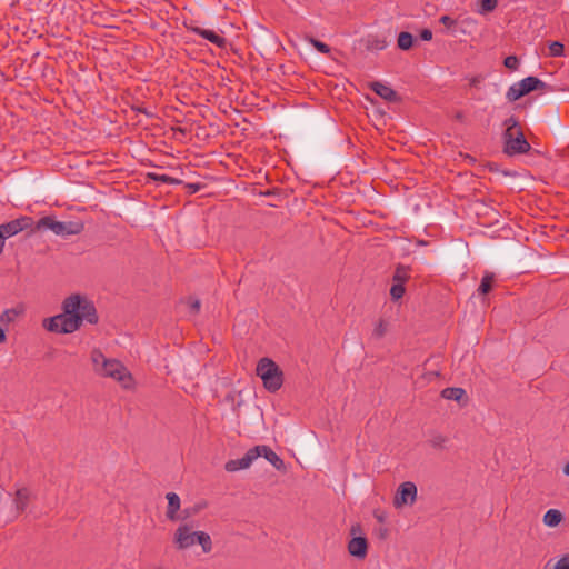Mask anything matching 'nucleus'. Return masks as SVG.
Listing matches in <instances>:
<instances>
[{
    "label": "nucleus",
    "instance_id": "6ab92c4d",
    "mask_svg": "<svg viewBox=\"0 0 569 569\" xmlns=\"http://www.w3.org/2000/svg\"><path fill=\"white\" fill-rule=\"evenodd\" d=\"M387 40L378 36H369L366 39V48L370 51H381L387 48Z\"/></svg>",
    "mask_w": 569,
    "mask_h": 569
},
{
    "label": "nucleus",
    "instance_id": "ddd939ff",
    "mask_svg": "<svg viewBox=\"0 0 569 569\" xmlns=\"http://www.w3.org/2000/svg\"><path fill=\"white\" fill-rule=\"evenodd\" d=\"M348 551L351 556L363 559L367 556V540L365 537H355L348 543Z\"/></svg>",
    "mask_w": 569,
    "mask_h": 569
},
{
    "label": "nucleus",
    "instance_id": "5701e85b",
    "mask_svg": "<svg viewBox=\"0 0 569 569\" xmlns=\"http://www.w3.org/2000/svg\"><path fill=\"white\" fill-rule=\"evenodd\" d=\"M22 312V309H18V308H11V309H6L1 316H0V322L3 323V325H8L12 321H14V319Z\"/></svg>",
    "mask_w": 569,
    "mask_h": 569
},
{
    "label": "nucleus",
    "instance_id": "20e7f679",
    "mask_svg": "<svg viewBox=\"0 0 569 569\" xmlns=\"http://www.w3.org/2000/svg\"><path fill=\"white\" fill-rule=\"evenodd\" d=\"M256 372L269 392L278 391L283 385V372L271 358H260Z\"/></svg>",
    "mask_w": 569,
    "mask_h": 569
},
{
    "label": "nucleus",
    "instance_id": "39448f33",
    "mask_svg": "<svg viewBox=\"0 0 569 569\" xmlns=\"http://www.w3.org/2000/svg\"><path fill=\"white\" fill-rule=\"evenodd\" d=\"M174 543L178 549H188L199 543L204 553L212 549L211 538L203 531H191L187 525L179 526L174 533Z\"/></svg>",
    "mask_w": 569,
    "mask_h": 569
},
{
    "label": "nucleus",
    "instance_id": "f03ea898",
    "mask_svg": "<svg viewBox=\"0 0 569 569\" xmlns=\"http://www.w3.org/2000/svg\"><path fill=\"white\" fill-rule=\"evenodd\" d=\"M97 375L119 382L123 388L133 386V378L127 367L118 358H92Z\"/></svg>",
    "mask_w": 569,
    "mask_h": 569
},
{
    "label": "nucleus",
    "instance_id": "c756f323",
    "mask_svg": "<svg viewBox=\"0 0 569 569\" xmlns=\"http://www.w3.org/2000/svg\"><path fill=\"white\" fill-rule=\"evenodd\" d=\"M310 43L321 53L327 54L330 52V47L322 41L311 38Z\"/></svg>",
    "mask_w": 569,
    "mask_h": 569
},
{
    "label": "nucleus",
    "instance_id": "6e6552de",
    "mask_svg": "<svg viewBox=\"0 0 569 569\" xmlns=\"http://www.w3.org/2000/svg\"><path fill=\"white\" fill-rule=\"evenodd\" d=\"M549 89V86L541 81L539 78L529 76L516 83H513L507 91L506 98L513 102L520 99L521 97L528 94L535 90H546Z\"/></svg>",
    "mask_w": 569,
    "mask_h": 569
},
{
    "label": "nucleus",
    "instance_id": "a878e982",
    "mask_svg": "<svg viewBox=\"0 0 569 569\" xmlns=\"http://www.w3.org/2000/svg\"><path fill=\"white\" fill-rule=\"evenodd\" d=\"M498 6V0H482L479 8L478 13L486 14L488 12L493 11Z\"/></svg>",
    "mask_w": 569,
    "mask_h": 569
},
{
    "label": "nucleus",
    "instance_id": "aec40b11",
    "mask_svg": "<svg viewBox=\"0 0 569 569\" xmlns=\"http://www.w3.org/2000/svg\"><path fill=\"white\" fill-rule=\"evenodd\" d=\"M28 499H29L28 489L22 488V489L17 490L16 498L13 499V503L16 506V513L24 510Z\"/></svg>",
    "mask_w": 569,
    "mask_h": 569
},
{
    "label": "nucleus",
    "instance_id": "f8f14e48",
    "mask_svg": "<svg viewBox=\"0 0 569 569\" xmlns=\"http://www.w3.org/2000/svg\"><path fill=\"white\" fill-rule=\"evenodd\" d=\"M254 451L259 453V457H263L267 461H269L276 469L280 470L283 467L282 459L268 446H254Z\"/></svg>",
    "mask_w": 569,
    "mask_h": 569
},
{
    "label": "nucleus",
    "instance_id": "f257e3e1",
    "mask_svg": "<svg viewBox=\"0 0 569 569\" xmlns=\"http://www.w3.org/2000/svg\"><path fill=\"white\" fill-rule=\"evenodd\" d=\"M62 312L43 319L42 327L52 333L68 335L84 323L96 325L99 320L93 301L86 295L72 293L63 299Z\"/></svg>",
    "mask_w": 569,
    "mask_h": 569
},
{
    "label": "nucleus",
    "instance_id": "473e14b6",
    "mask_svg": "<svg viewBox=\"0 0 569 569\" xmlns=\"http://www.w3.org/2000/svg\"><path fill=\"white\" fill-rule=\"evenodd\" d=\"M243 318H244V315H238L236 318L234 331L239 336L244 333V328L241 327V321Z\"/></svg>",
    "mask_w": 569,
    "mask_h": 569
},
{
    "label": "nucleus",
    "instance_id": "2f4dec72",
    "mask_svg": "<svg viewBox=\"0 0 569 569\" xmlns=\"http://www.w3.org/2000/svg\"><path fill=\"white\" fill-rule=\"evenodd\" d=\"M187 303H188V306H189V309H190V312H191V313L196 315V313H198V312H199V310H200V306H201V303H200V300H199V299H196V298H189V299L187 300Z\"/></svg>",
    "mask_w": 569,
    "mask_h": 569
},
{
    "label": "nucleus",
    "instance_id": "393cba45",
    "mask_svg": "<svg viewBox=\"0 0 569 569\" xmlns=\"http://www.w3.org/2000/svg\"><path fill=\"white\" fill-rule=\"evenodd\" d=\"M388 329H389L388 321H386L383 319H379L377 321V323L375 325V328L372 330V336L377 339H380L388 332Z\"/></svg>",
    "mask_w": 569,
    "mask_h": 569
},
{
    "label": "nucleus",
    "instance_id": "2eb2a0df",
    "mask_svg": "<svg viewBox=\"0 0 569 569\" xmlns=\"http://www.w3.org/2000/svg\"><path fill=\"white\" fill-rule=\"evenodd\" d=\"M427 442L433 449L442 450L447 447L448 437L439 431H430L427 435Z\"/></svg>",
    "mask_w": 569,
    "mask_h": 569
},
{
    "label": "nucleus",
    "instance_id": "7c9ffc66",
    "mask_svg": "<svg viewBox=\"0 0 569 569\" xmlns=\"http://www.w3.org/2000/svg\"><path fill=\"white\" fill-rule=\"evenodd\" d=\"M503 64L506 68L515 71L519 67V59L516 56H508L505 58Z\"/></svg>",
    "mask_w": 569,
    "mask_h": 569
},
{
    "label": "nucleus",
    "instance_id": "f3484780",
    "mask_svg": "<svg viewBox=\"0 0 569 569\" xmlns=\"http://www.w3.org/2000/svg\"><path fill=\"white\" fill-rule=\"evenodd\" d=\"M441 397L446 400L460 402L466 397V390L460 387H448L441 391Z\"/></svg>",
    "mask_w": 569,
    "mask_h": 569
},
{
    "label": "nucleus",
    "instance_id": "bb28decb",
    "mask_svg": "<svg viewBox=\"0 0 569 569\" xmlns=\"http://www.w3.org/2000/svg\"><path fill=\"white\" fill-rule=\"evenodd\" d=\"M406 292L405 284L393 282L390 288V296L393 300H399L403 297Z\"/></svg>",
    "mask_w": 569,
    "mask_h": 569
},
{
    "label": "nucleus",
    "instance_id": "9b49d317",
    "mask_svg": "<svg viewBox=\"0 0 569 569\" xmlns=\"http://www.w3.org/2000/svg\"><path fill=\"white\" fill-rule=\"evenodd\" d=\"M192 32L196 33L197 36L210 41L211 43L216 44L218 48H224L226 47V43H227V40L226 38L221 37L220 34H218L217 32H214L213 30H210V29H203V28H200V27H193L192 29Z\"/></svg>",
    "mask_w": 569,
    "mask_h": 569
},
{
    "label": "nucleus",
    "instance_id": "4468645a",
    "mask_svg": "<svg viewBox=\"0 0 569 569\" xmlns=\"http://www.w3.org/2000/svg\"><path fill=\"white\" fill-rule=\"evenodd\" d=\"M166 498L168 500L167 518L171 521L179 520L180 497L176 492H168Z\"/></svg>",
    "mask_w": 569,
    "mask_h": 569
},
{
    "label": "nucleus",
    "instance_id": "412c9836",
    "mask_svg": "<svg viewBox=\"0 0 569 569\" xmlns=\"http://www.w3.org/2000/svg\"><path fill=\"white\" fill-rule=\"evenodd\" d=\"M410 278V269L405 266H398L395 270L392 281L405 284Z\"/></svg>",
    "mask_w": 569,
    "mask_h": 569
},
{
    "label": "nucleus",
    "instance_id": "72a5a7b5",
    "mask_svg": "<svg viewBox=\"0 0 569 569\" xmlns=\"http://www.w3.org/2000/svg\"><path fill=\"white\" fill-rule=\"evenodd\" d=\"M553 569H569V558L563 557L559 559Z\"/></svg>",
    "mask_w": 569,
    "mask_h": 569
},
{
    "label": "nucleus",
    "instance_id": "cd10ccee",
    "mask_svg": "<svg viewBox=\"0 0 569 569\" xmlns=\"http://www.w3.org/2000/svg\"><path fill=\"white\" fill-rule=\"evenodd\" d=\"M565 52V47L559 41H552L549 43V54L550 57H562Z\"/></svg>",
    "mask_w": 569,
    "mask_h": 569
},
{
    "label": "nucleus",
    "instance_id": "a211bd4d",
    "mask_svg": "<svg viewBox=\"0 0 569 569\" xmlns=\"http://www.w3.org/2000/svg\"><path fill=\"white\" fill-rule=\"evenodd\" d=\"M563 519V515L560 510L558 509H549L547 510V512L543 515V523L547 526V527H550V528H555L557 527Z\"/></svg>",
    "mask_w": 569,
    "mask_h": 569
},
{
    "label": "nucleus",
    "instance_id": "c9c22d12",
    "mask_svg": "<svg viewBox=\"0 0 569 569\" xmlns=\"http://www.w3.org/2000/svg\"><path fill=\"white\" fill-rule=\"evenodd\" d=\"M187 188L190 193H196L197 191L200 190V184L199 183H187Z\"/></svg>",
    "mask_w": 569,
    "mask_h": 569
},
{
    "label": "nucleus",
    "instance_id": "b1692460",
    "mask_svg": "<svg viewBox=\"0 0 569 569\" xmlns=\"http://www.w3.org/2000/svg\"><path fill=\"white\" fill-rule=\"evenodd\" d=\"M493 282V274L492 273H485V276L481 279V282L478 287V293L479 295H487L492 287Z\"/></svg>",
    "mask_w": 569,
    "mask_h": 569
},
{
    "label": "nucleus",
    "instance_id": "423d86ee",
    "mask_svg": "<svg viewBox=\"0 0 569 569\" xmlns=\"http://www.w3.org/2000/svg\"><path fill=\"white\" fill-rule=\"evenodd\" d=\"M439 22L445 26L443 32L452 37L471 36L478 28V21L465 14H460L457 18L447 14L441 16Z\"/></svg>",
    "mask_w": 569,
    "mask_h": 569
},
{
    "label": "nucleus",
    "instance_id": "dca6fc26",
    "mask_svg": "<svg viewBox=\"0 0 569 569\" xmlns=\"http://www.w3.org/2000/svg\"><path fill=\"white\" fill-rule=\"evenodd\" d=\"M371 89L382 99L387 101H395L397 98V92L389 86L383 84L381 82H373L371 84Z\"/></svg>",
    "mask_w": 569,
    "mask_h": 569
},
{
    "label": "nucleus",
    "instance_id": "c85d7f7f",
    "mask_svg": "<svg viewBox=\"0 0 569 569\" xmlns=\"http://www.w3.org/2000/svg\"><path fill=\"white\" fill-rule=\"evenodd\" d=\"M150 178H152L154 181H160V182H164V183H169V184H180V183H182L181 180H179L177 178H172V177L167 176V174L151 173Z\"/></svg>",
    "mask_w": 569,
    "mask_h": 569
},
{
    "label": "nucleus",
    "instance_id": "e433bc0d",
    "mask_svg": "<svg viewBox=\"0 0 569 569\" xmlns=\"http://www.w3.org/2000/svg\"><path fill=\"white\" fill-rule=\"evenodd\" d=\"M562 473L569 478V460L563 465Z\"/></svg>",
    "mask_w": 569,
    "mask_h": 569
},
{
    "label": "nucleus",
    "instance_id": "0eeeda50",
    "mask_svg": "<svg viewBox=\"0 0 569 569\" xmlns=\"http://www.w3.org/2000/svg\"><path fill=\"white\" fill-rule=\"evenodd\" d=\"M84 226L81 221H57L51 217L41 218L36 226L37 230L49 229L54 234L69 237L82 232Z\"/></svg>",
    "mask_w": 569,
    "mask_h": 569
},
{
    "label": "nucleus",
    "instance_id": "9d476101",
    "mask_svg": "<svg viewBox=\"0 0 569 569\" xmlns=\"http://www.w3.org/2000/svg\"><path fill=\"white\" fill-rule=\"evenodd\" d=\"M259 458V453L254 451V447L249 449L242 458L231 459L226 462L224 469L228 472H237L248 469L252 462Z\"/></svg>",
    "mask_w": 569,
    "mask_h": 569
},
{
    "label": "nucleus",
    "instance_id": "4be33fe9",
    "mask_svg": "<svg viewBox=\"0 0 569 569\" xmlns=\"http://www.w3.org/2000/svg\"><path fill=\"white\" fill-rule=\"evenodd\" d=\"M413 44V37L410 32L402 31L398 36V47L401 50H409Z\"/></svg>",
    "mask_w": 569,
    "mask_h": 569
},
{
    "label": "nucleus",
    "instance_id": "7ed1b4c3",
    "mask_svg": "<svg viewBox=\"0 0 569 569\" xmlns=\"http://www.w3.org/2000/svg\"><path fill=\"white\" fill-rule=\"evenodd\" d=\"M503 152L510 157L516 154H523L531 149L530 143L525 138V134L515 117H509L503 122Z\"/></svg>",
    "mask_w": 569,
    "mask_h": 569
},
{
    "label": "nucleus",
    "instance_id": "4c0bfd02",
    "mask_svg": "<svg viewBox=\"0 0 569 569\" xmlns=\"http://www.w3.org/2000/svg\"><path fill=\"white\" fill-rule=\"evenodd\" d=\"M4 240H6V237L3 234H1V237H0V252H2V250H3Z\"/></svg>",
    "mask_w": 569,
    "mask_h": 569
},
{
    "label": "nucleus",
    "instance_id": "ea45409f",
    "mask_svg": "<svg viewBox=\"0 0 569 569\" xmlns=\"http://www.w3.org/2000/svg\"><path fill=\"white\" fill-rule=\"evenodd\" d=\"M136 111H138V112H142V113H144V114H147V116H149V117H151V116H152V114H151V113H149L146 109L140 108V107H139V108H136Z\"/></svg>",
    "mask_w": 569,
    "mask_h": 569
},
{
    "label": "nucleus",
    "instance_id": "f704fd0d",
    "mask_svg": "<svg viewBox=\"0 0 569 569\" xmlns=\"http://www.w3.org/2000/svg\"><path fill=\"white\" fill-rule=\"evenodd\" d=\"M420 38L423 40V41H430L432 39V32L431 30L429 29H423L421 32H420Z\"/></svg>",
    "mask_w": 569,
    "mask_h": 569
},
{
    "label": "nucleus",
    "instance_id": "1a4fd4ad",
    "mask_svg": "<svg viewBox=\"0 0 569 569\" xmlns=\"http://www.w3.org/2000/svg\"><path fill=\"white\" fill-rule=\"evenodd\" d=\"M417 486L412 481L402 482L395 495L393 506L400 509L405 506H412L417 500Z\"/></svg>",
    "mask_w": 569,
    "mask_h": 569
},
{
    "label": "nucleus",
    "instance_id": "58836bf2",
    "mask_svg": "<svg viewBox=\"0 0 569 569\" xmlns=\"http://www.w3.org/2000/svg\"><path fill=\"white\" fill-rule=\"evenodd\" d=\"M6 340V333H4V329H2L0 327V343L3 342Z\"/></svg>",
    "mask_w": 569,
    "mask_h": 569
}]
</instances>
